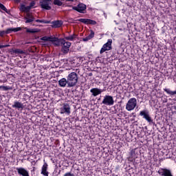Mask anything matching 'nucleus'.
Listing matches in <instances>:
<instances>
[{"label":"nucleus","mask_w":176,"mask_h":176,"mask_svg":"<svg viewBox=\"0 0 176 176\" xmlns=\"http://www.w3.org/2000/svg\"><path fill=\"white\" fill-rule=\"evenodd\" d=\"M64 176H75L74 173H72L71 172H68L64 175Z\"/></svg>","instance_id":"obj_34"},{"label":"nucleus","mask_w":176,"mask_h":176,"mask_svg":"<svg viewBox=\"0 0 176 176\" xmlns=\"http://www.w3.org/2000/svg\"><path fill=\"white\" fill-rule=\"evenodd\" d=\"M104 91V89H98V88H92L90 90V93H91V96L94 97H97L99 94H101Z\"/></svg>","instance_id":"obj_13"},{"label":"nucleus","mask_w":176,"mask_h":176,"mask_svg":"<svg viewBox=\"0 0 176 176\" xmlns=\"http://www.w3.org/2000/svg\"><path fill=\"white\" fill-rule=\"evenodd\" d=\"M60 113H66L69 115L71 113V107L67 103H63V107L60 109Z\"/></svg>","instance_id":"obj_9"},{"label":"nucleus","mask_w":176,"mask_h":176,"mask_svg":"<svg viewBox=\"0 0 176 176\" xmlns=\"http://www.w3.org/2000/svg\"><path fill=\"white\" fill-rule=\"evenodd\" d=\"M5 32L6 34H12L13 32V28H8Z\"/></svg>","instance_id":"obj_31"},{"label":"nucleus","mask_w":176,"mask_h":176,"mask_svg":"<svg viewBox=\"0 0 176 176\" xmlns=\"http://www.w3.org/2000/svg\"><path fill=\"white\" fill-rule=\"evenodd\" d=\"M24 19L26 20L25 23L28 24V23H32V21H34L35 17L31 15V14L28 13L26 14V16L24 17Z\"/></svg>","instance_id":"obj_16"},{"label":"nucleus","mask_w":176,"mask_h":176,"mask_svg":"<svg viewBox=\"0 0 176 176\" xmlns=\"http://www.w3.org/2000/svg\"><path fill=\"white\" fill-rule=\"evenodd\" d=\"M87 6L85 3H78L77 6L72 7L73 10L78 12V13H85V10L87 9Z\"/></svg>","instance_id":"obj_8"},{"label":"nucleus","mask_w":176,"mask_h":176,"mask_svg":"<svg viewBox=\"0 0 176 176\" xmlns=\"http://www.w3.org/2000/svg\"><path fill=\"white\" fill-rule=\"evenodd\" d=\"M102 104H103V105L111 107V105H113V104H115V100H113V96L106 95L104 97Z\"/></svg>","instance_id":"obj_3"},{"label":"nucleus","mask_w":176,"mask_h":176,"mask_svg":"<svg viewBox=\"0 0 176 176\" xmlns=\"http://www.w3.org/2000/svg\"><path fill=\"white\" fill-rule=\"evenodd\" d=\"M21 31V28H12V32H19Z\"/></svg>","instance_id":"obj_30"},{"label":"nucleus","mask_w":176,"mask_h":176,"mask_svg":"<svg viewBox=\"0 0 176 176\" xmlns=\"http://www.w3.org/2000/svg\"><path fill=\"white\" fill-rule=\"evenodd\" d=\"M68 81V87H74L78 83V74L76 72H72L69 74L67 77Z\"/></svg>","instance_id":"obj_1"},{"label":"nucleus","mask_w":176,"mask_h":176,"mask_svg":"<svg viewBox=\"0 0 176 176\" xmlns=\"http://www.w3.org/2000/svg\"><path fill=\"white\" fill-rule=\"evenodd\" d=\"M6 34V32H5V30L0 31V36H3V35H5Z\"/></svg>","instance_id":"obj_36"},{"label":"nucleus","mask_w":176,"mask_h":176,"mask_svg":"<svg viewBox=\"0 0 176 176\" xmlns=\"http://www.w3.org/2000/svg\"><path fill=\"white\" fill-rule=\"evenodd\" d=\"M34 6H35V1H32L30 3V6L29 7H30V9L32 8H34Z\"/></svg>","instance_id":"obj_33"},{"label":"nucleus","mask_w":176,"mask_h":176,"mask_svg":"<svg viewBox=\"0 0 176 176\" xmlns=\"http://www.w3.org/2000/svg\"><path fill=\"white\" fill-rule=\"evenodd\" d=\"M138 157V153H135V150H131L130 156L128 157L129 162H135V159Z\"/></svg>","instance_id":"obj_11"},{"label":"nucleus","mask_w":176,"mask_h":176,"mask_svg":"<svg viewBox=\"0 0 176 176\" xmlns=\"http://www.w3.org/2000/svg\"><path fill=\"white\" fill-rule=\"evenodd\" d=\"M67 2H74V0H66Z\"/></svg>","instance_id":"obj_43"},{"label":"nucleus","mask_w":176,"mask_h":176,"mask_svg":"<svg viewBox=\"0 0 176 176\" xmlns=\"http://www.w3.org/2000/svg\"><path fill=\"white\" fill-rule=\"evenodd\" d=\"M12 108H16V109H24V104L20 102L15 101L12 105Z\"/></svg>","instance_id":"obj_19"},{"label":"nucleus","mask_w":176,"mask_h":176,"mask_svg":"<svg viewBox=\"0 0 176 176\" xmlns=\"http://www.w3.org/2000/svg\"><path fill=\"white\" fill-rule=\"evenodd\" d=\"M32 173H34V171H35V167H33V170H31Z\"/></svg>","instance_id":"obj_45"},{"label":"nucleus","mask_w":176,"mask_h":176,"mask_svg":"<svg viewBox=\"0 0 176 176\" xmlns=\"http://www.w3.org/2000/svg\"><path fill=\"white\" fill-rule=\"evenodd\" d=\"M50 5H52L51 3L40 1L41 8L45 10H51L52 6H50Z\"/></svg>","instance_id":"obj_12"},{"label":"nucleus","mask_w":176,"mask_h":176,"mask_svg":"<svg viewBox=\"0 0 176 176\" xmlns=\"http://www.w3.org/2000/svg\"><path fill=\"white\" fill-rule=\"evenodd\" d=\"M154 127H157V124H155L154 125Z\"/></svg>","instance_id":"obj_47"},{"label":"nucleus","mask_w":176,"mask_h":176,"mask_svg":"<svg viewBox=\"0 0 176 176\" xmlns=\"http://www.w3.org/2000/svg\"><path fill=\"white\" fill-rule=\"evenodd\" d=\"M157 173L161 176H174L171 170L166 168H160Z\"/></svg>","instance_id":"obj_5"},{"label":"nucleus","mask_w":176,"mask_h":176,"mask_svg":"<svg viewBox=\"0 0 176 176\" xmlns=\"http://www.w3.org/2000/svg\"><path fill=\"white\" fill-rule=\"evenodd\" d=\"M0 9H1V10H3L4 12H6V13H7L8 14H10V10H8L6 7H5L3 6V4L0 3Z\"/></svg>","instance_id":"obj_25"},{"label":"nucleus","mask_w":176,"mask_h":176,"mask_svg":"<svg viewBox=\"0 0 176 176\" xmlns=\"http://www.w3.org/2000/svg\"><path fill=\"white\" fill-rule=\"evenodd\" d=\"M60 1H64V0H60Z\"/></svg>","instance_id":"obj_50"},{"label":"nucleus","mask_w":176,"mask_h":176,"mask_svg":"<svg viewBox=\"0 0 176 176\" xmlns=\"http://www.w3.org/2000/svg\"><path fill=\"white\" fill-rule=\"evenodd\" d=\"M76 38H78V35L74 34H72L71 36L65 37V39H66V41H73Z\"/></svg>","instance_id":"obj_24"},{"label":"nucleus","mask_w":176,"mask_h":176,"mask_svg":"<svg viewBox=\"0 0 176 176\" xmlns=\"http://www.w3.org/2000/svg\"><path fill=\"white\" fill-rule=\"evenodd\" d=\"M89 76H93V74L92 73H89Z\"/></svg>","instance_id":"obj_46"},{"label":"nucleus","mask_w":176,"mask_h":176,"mask_svg":"<svg viewBox=\"0 0 176 176\" xmlns=\"http://www.w3.org/2000/svg\"><path fill=\"white\" fill-rule=\"evenodd\" d=\"M41 23H43L45 24V23H46V21L45 20H41Z\"/></svg>","instance_id":"obj_42"},{"label":"nucleus","mask_w":176,"mask_h":176,"mask_svg":"<svg viewBox=\"0 0 176 176\" xmlns=\"http://www.w3.org/2000/svg\"><path fill=\"white\" fill-rule=\"evenodd\" d=\"M54 5H56L57 6H62L63 1L60 0H54L53 2Z\"/></svg>","instance_id":"obj_27"},{"label":"nucleus","mask_w":176,"mask_h":176,"mask_svg":"<svg viewBox=\"0 0 176 176\" xmlns=\"http://www.w3.org/2000/svg\"><path fill=\"white\" fill-rule=\"evenodd\" d=\"M137 107V99L135 98H131L129 100L126 105V111H133Z\"/></svg>","instance_id":"obj_2"},{"label":"nucleus","mask_w":176,"mask_h":176,"mask_svg":"<svg viewBox=\"0 0 176 176\" xmlns=\"http://www.w3.org/2000/svg\"><path fill=\"white\" fill-rule=\"evenodd\" d=\"M41 2H52V0H42Z\"/></svg>","instance_id":"obj_39"},{"label":"nucleus","mask_w":176,"mask_h":176,"mask_svg":"<svg viewBox=\"0 0 176 176\" xmlns=\"http://www.w3.org/2000/svg\"><path fill=\"white\" fill-rule=\"evenodd\" d=\"M77 21H80V23H83L84 24H89V19H78Z\"/></svg>","instance_id":"obj_26"},{"label":"nucleus","mask_w":176,"mask_h":176,"mask_svg":"<svg viewBox=\"0 0 176 176\" xmlns=\"http://www.w3.org/2000/svg\"><path fill=\"white\" fill-rule=\"evenodd\" d=\"M148 122L149 123V124H153V126L156 124L155 123V122H153V120H152V118L150 119V121H148Z\"/></svg>","instance_id":"obj_37"},{"label":"nucleus","mask_w":176,"mask_h":176,"mask_svg":"<svg viewBox=\"0 0 176 176\" xmlns=\"http://www.w3.org/2000/svg\"><path fill=\"white\" fill-rule=\"evenodd\" d=\"M71 42L64 41V43L62 44L61 52L63 54H68L69 53V48L71 47Z\"/></svg>","instance_id":"obj_6"},{"label":"nucleus","mask_w":176,"mask_h":176,"mask_svg":"<svg viewBox=\"0 0 176 176\" xmlns=\"http://www.w3.org/2000/svg\"><path fill=\"white\" fill-rule=\"evenodd\" d=\"M140 116L143 117V119H145L147 122H151L152 118L149 115V111L146 110H143L140 112Z\"/></svg>","instance_id":"obj_10"},{"label":"nucleus","mask_w":176,"mask_h":176,"mask_svg":"<svg viewBox=\"0 0 176 176\" xmlns=\"http://www.w3.org/2000/svg\"><path fill=\"white\" fill-rule=\"evenodd\" d=\"M19 10L21 12H30V10H31V7L30 6H25V5L21 4Z\"/></svg>","instance_id":"obj_20"},{"label":"nucleus","mask_w":176,"mask_h":176,"mask_svg":"<svg viewBox=\"0 0 176 176\" xmlns=\"http://www.w3.org/2000/svg\"><path fill=\"white\" fill-rule=\"evenodd\" d=\"M10 53H12H12H15V54H24V51H23V50H20V49H16V50H13V49H12V50H10Z\"/></svg>","instance_id":"obj_22"},{"label":"nucleus","mask_w":176,"mask_h":176,"mask_svg":"<svg viewBox=\"0 0 176 176\" xmlns=\"http://www.w3.org/2000/svg\"><path fill=\"white\" fill-rule=\"evenodd\" d=\"M58 85L59 86H60V87H65V86H67V87H68V79L65 78H63L60 80H59L58 81Z\"/></svg>","instance_id":"obj_18"},{"label":"nucleus","mask_w":176,"mask_h":176,"mask_svg":"<svg viewBox=\"0 0 176 176\" xmlns=\"http://www.w3.org/2000/svg\"><path fill=\"white\" fill-rule=\"evenodd\" d=\"M36 23H41V19H36Z\"/></svg>","instance_id":"obj_41"},{"label":"nucleus","mask_w":176,"mask_h":176,"mask_svg":"<svg viewBox=\"0 0 176 176\" xmlns=\"http://www.w3.org/2000/svg\"><path fill=\"white\" fill-rule=\"evenodd\" d=\"M47 163L44 162V164L43 165L42 169H41V174L44 176H49V172L47 171Z\"/></svg>","instance_id":"obj_17"},{"label":"nucleus","mask_w":176,"mask_h":176,"mask_svg":"<svg viewBox=\"0 0 176 176\" xmlns=\"http://www.w3.org/2000/svg\"><path fill=\"white\" fill-rule=\"evenodd\" d=\"M16 171L19 175L22 176H30V173H28V170H27L24 168H16Z\"/></svg>","instance_id":"obj_14"},{"label":"nucleus","mask_w":176,"mask_h":176,"mask_svg":"<svg viewBox=\"0 0 176 176\" xmlns=\"http://www.w3.org/2000/svg\"><path fill=\"white\" fill-rule=\"evenodd\" d=\"M25 30H26V32L29 34H36V32H39V29H30L28 28H25Z\"/></svg>","instance_id":"obj_21"},{"label":"nucleus","mask_w":176,"mask_h":176,"mask_svg":"<svg viewBox=\"0 0 176 176\" xmlns=\"http://www.w3.org/2000/svg\"><path fill=\"white\" fill-rule=\"evenodd\" d=\"M10 45L7 44V45H1V49H3V47H10Z\"/></svg>","instance_id":"obj_38"},{"label":"nucleus","mask_w":176,"mask_h":176,"mask_svg":"<svg viewBox=\"0 0 176 176\" xmlns=\"http://www.w3.org/2000/svg\"><path fill=\"white\" fill-rule=\"evenodd\" d=\"M51 42L54 45V46L58 47L63 45V43L65 42V39L58 38V37L54 36L52 37Z\"/></svg>","instance_id":"obj_7"},{"label":"nucleus","mask_w":176,"mask_h":176,"mask_svg":"<svg viewBox=\"0 0 176 176\" xmlns=\"http://www.w3.org/2000/svg\"><path fill=\"white\" fill-rule=\"evenodd\" d=\"M134 118H135V116H133Z\"/></svg>","instance_id":"obj_49"},{"label":"nucleus","mask_w":176,"mask_h":176,"mask_svg":"<svg viewBox=\"0 0 176 176\" xmlns=\"http://www.w3.org/2000/svg\"><path fill=\"white\" fill-rule=\"evenodd\" d=\"M45 24H52L50 21H45Z\"/></svg>","instance_id":"obj_40"},{"label":"nucleus","mask_w":176,"mask_h":176,"mask_svg":"<svg viewBox=\"0 0 176 176\" xmlns=\"http://www.w3.org/2000/svg\"><path fill=\"white\" fill-rule=\"evenodd\" d=\"M53 38V36H43L42 38H41V41H44V42H52V38Z\"/></svg>","instance_id":"obj_23"},{"label":"nucleus","mask_w":176,"mask_h":176,"mask_svg":"<svg viewBox=\"0 0 176 176\" xmlns=\"http://www.w3.org/2000/svg\"><path fill=\"white\" fill-rule=\"evenodd\" d=\"M0 49H2V45H0Z\"/></svg>","instance_id":"obj_48"},{"label":"nucleus","mask_w":176,"mask_h":176,"mask_svg":"<svg viewBox=\"0 0 176 176\" xmlns=\"http://www.w3.org/2000/svg\"><path fill=\"white\" fill-rule=\"evenodd\" d=\"M0 89L2 90H4L5 91H8V90H12V87H9L8 86H0Z\"/></svg>","instance_id":"obj_28"},{"label":"nucleus","mask_w":176,"mask_h":176,"mask_svg":"<svg viewBox=\"0 0 176 176\" xmlns=\"http://www.w3.org/2000/svg\"><path fill=\"white\" fill-rule=\"evenodd\" d=\"M90 37L88 36H87V37H85V38H82V41H84V42H87V41H90Z\"/></svg>","instance_id":"obj_35"},{"label":"nucleus","mask_w":176,"mask_h":176,"mask_svg":"<svg viewBox=\"0 0 176 176\" xmlns=\"http://www.w3.org/2000/svg\"><path fill=\"white\" fill-rule=\"evenodd\" d=\"M21 0H14V2H17V3H19V2H20Z\"/></svg>","instance_id":"obj_44"},{"label":"nucleus","mask_w":176,"mask_h":176,"mask_svg":"<svg viewBox=\"0 0 176 176\" xmlns=\"http://www.w3.org/2000/svg\"><path fill=\"white\" fill-rule=\"evenodd\" d=\"M88 24H91V25H96V24H97V21L88 19Z\"/></svg>","instance_id":"obj_29"},{"label":"nucleus","mask_w":176,"mask_h":176,"mask_svg":"<svg viewBox=\"0 0 176 176\" xmlns=\"http://www.w3.org/2000/svg\"><path fill=\"white\" fill-rule=\"evenodd\" d=\"M89 38L93 39L94 38V31L90 30V34L88 36Z\"/></svg>","instance_id":"obj_32"},{"label":"nucleus","mask_w":176,"mask_h":176,"mask_svg":"<svg viewBox=\"0 0 176 176\" xmlns=\"http://www.w3.org/2000/svg\"><path fill=\"white\" fill-rule=\"evenodd\" d=\"M51 27L52 28H60L63 25V21H54L51 22Z\"/></svg>","instance_id":"obj_15"},{"label":"nucleus","mask_w":176,"mask_h":176,"mask_svg":"<svg viewBox=\"0 0 176 176\" xmlns=\"http://www.w3.org/2000/svg\"><path fill=\"white\" fill-rule=\"evenodd\" d=\"M108 50H112V39H109L108 41L103 45L100 52V54H102V53Z\"/></svg>","instance_id":"obj_4"}]
</instances>
